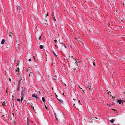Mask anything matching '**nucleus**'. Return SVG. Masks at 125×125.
<instances>
[{
    "label": "nucleus",
    "instance_id": "f257e3e1",
    "mask_svg": "<svg viewBox=\"0 0 125 125\" xmlns=\"http://www.w3.org/2000/svg\"><path fill=\"white\" fill-rule=\"evenodd\" d=\"M25 92L24 89H23L21 93V101L22 102L23 100V97H24V95L25 94Z\"/></svg>",
    "mask_w": 125,
    "mask_h": 125
},
{
    "label": "nucleus",
    "instance_id": "f03ea898",
    "mask_svg": "<svg viewBox=\"0 0 125 125\" xmlns=\"http://www.w3.org/2000/svg\"><path fill=\"white\" fill-rule=\"evenodd\" d=\"M27 72H28L29 74V75L30 77H32V76H33V73L31 71H30V72H29L28 71Z\"/></svg>",
    "mask_w": 125,
    "mask_h": 125
},
{
    "label": "nucleus",
    "instance_id": "7ed1b4c3",
    "mask_svg": "<svg viewBox=\"0 0 125 125\" xmlns=\"http://www.w3.org/2000/svg\"><path fill=\"white\" fill-rule=\"evenodd\" d=\"M117 102L118 103H119L120 104L121 103L123 104V103H124L125 101L124 100H118L117 101Z\"/></svg>",
    "mask_w": 125,
    "mask_h": 125
},
{
    "label": "nucleus",
    "instance_id": "20e7f679",
    "mask_svg": "<svg viewBox=\"0 0 125 125\" xmlns=\"http://www.w3.org/2000/svg\"><path fill=\"white\" fill-rule=\"evenodd\" d=\"M9 32L10 33L9 36H10V37H11V38H12V35H13V33H12L11 31L10 30L9 31Z\"/></svg>",
    "mask_w": 125,
    "mask_h": 125
},
{
    "label": "nucleus",
    "instance_id": "39448f33",
    "mask_svg": "<svg viewBox=\"0 0 125 125\" xmlns=\"http://www.w3.org/2000/svg\"><path fill=\"white\" fill-rule=\"evenodd\" d=\"M58 101L61 104H62L63 103V102L62 100L61 99H58Z\"/></svg>",
    "mask_w": 125,
    "mask_h": 125
},
{
    "label": "nucleus",
    "instance_id": "423d86ee",
    "mask_svg": "<svg viewBox=\"0 0 125 125\" xmlns=\"http://www.w3.org/2000/svg\"><path fill=\"white\" fill-rule=\"evenodd\" d=\"M61 44H62V46H64V47H65V48L66 49L67 48V47L65 45V44H64V43H63V42H62V43H61Z\"/></svg>",
    "mask_w": 125,
    "mask_h": 125
},
{
    "label": "nucleus",
    "instance_id": "0eeeda50",
    "mask_svg": "<svg viewBox=\"0 0 125 125\" xmlns=\"http://www.w3.org/2000/svg\"><path fill=\"white\" fill-rule=\"evenodd\" d=\"M5 42V40L4 39H2L1 42V44H3Z\"/></svg>",
    "mask_w": 125,
    "mask_h": 125
},
{
    "label": "nucleus",
    "instance_id": "6e6552de",
    "mask_svg": "<svg viewBox=\"0 0 125 125\" xmlns=\"http://www.w3.org/2000/svg\"><path fill=\"white\" fill-rule=\"evenodd\" d=\"M7 104L6 102H5L3 103L2 104V105L3 106H6L7 105Z\"/></svg>",
    "mask_w": 125,
    "mask_h": 125
},
{
    "label": "nucleus",
    "instance_id": "1a4fd4ad",
    "mask_svg": "<svg viewBox=\"0 0 125 125\" xmlns=\"http://www.w3.org/2000/svg\"><path fill=\"white\" fill-rule=\"evenodd\" d=\"M42 101L44 103L45 101V99L44 97H42Z\"/></svg>",
    "mask_w": 125,
    "mask_h": 125
},
{
    "label": "nucleus",
    "instance_id": "9d476101",
    "mask_svg": "<svg viewBox=\"0 0 125 125\" xmlns=\"http://www.w3.org/2000/svg\"><path fill=\"white\" fill-rule=\"evenodd\" d=\"M43 46L42 45H40V47L41 49H42L43 48Z\"/></svg>",
    "mask_w": 125,
    "mask_h": 125
},
{
    "label": "nucleus",
    "instance_id": "9b49d317",
    "mask_svg": "<svg viewBox=\"0 0 125 125\" xmlns=\"http://www.w3.org/2000/svg\"><path fill=\"white\" fill-rule=\"evenodd\" d=\"M17 9L18 10H20L21 9L20 7L19 6H17Z\"/></svg>",
    "mask_w": 125,
    "mask_h": 125
},
{
    "label": "nucleus",
    "instance_id": "f8f14e48",
    "mask_svg": "<svg viewBox=\"0 0 125 125\" xmlns=\"http://www.w3.org/2000/svg\"><path fill=\"white\" fill-rule=\"evenodd\" d=\"M71 83L73 86H75V84L74 82H72Z\"/></svg>",
    "mask_w": 125,
    "mask_h": 125
},
{
    "label": "nucleus",
    "instance_id": "ddd939ff",
    "mask_svg": "<svg viewBox=\"0 0 125 125\" xmlns=\"http://www.w3.org/2000/svg\"><path fill=\"white\" fill-rule=\"evenodd\" d=\"M114 121V120L113 119H112L110 121V122L111 123H113Z\"/></svg>",
    "mask_w": 125,
    "mask_h": 125
},
{
    "label": "nucleus",
    "instance_id": "4468645a",
    "mask_svg": "<svg viewBox=\"0 0 125 125\" xmlns=\"http://www.w3.org/2000/svg\"><path fill=\"white\" fill-rule=\"evenodd\" d=\"M28 71L29 72H30V71H31V68L30 67H29L28 68Z\"/></svg>",
    "mask_w": 125,
    "mask_h": 125
},
{
    "label": "nucleus",
    "instance_id": "2eb2a0df",
    "mask_svg": "<svg viewBox=\"0 0 125 125\" xmlns=\"http://www.w3.org/2000/svg\"><path fill=\"white\" fill-rule=\"evenodd\" d=\"M17 69L16 70V71L17 72H19V68H17Z\"/></svg>",
    "mask_w": 125,
    "mask_h": 125
},
{
    "label": "nucleus",
    "instance_id": "dca6fc26",
    "mask_svg": "<svg viewBox=\"0 0 125 125\" xmlns=\"http://www.w3.org/2000/svg\"><path fill=\"white\" fill-rule=\"evenodd\" d=\"M36 96V95L35 94H33L32 95V96L33 97H35Z\"/></svg>",
    "mask_w": 125,
    "mask_h": 125
},
{
    "label": "nucleus",
    "instance_id": "f3484780",
    "mask_svg": "<svg viewBox=\"0 0 125 125\" xmlns=\"http://www.w3.org/2000/svg\"><path fill=\"white\" fill-rule=\"evenodd\" d=\"M38 96L37 95H36V97H35L36 98V99H38Z\"/></svg>",
    "mask_w": 125,
    "mask_h": 125
},
{
    "label": "nucleus",
    "instance_id": "a211bd4d",
    "mask_svg": "<svg viewBox=\"0 0 125 125\" xmlns=\"http://www.w3.org/2000/svg\"><path fill=\"white\" fill-rule=\"evenodd\" d=\"M53 53L54 54V55L55 56H57V55H56V54L54 52H53Z\"/></svg>",
    "mask_w": 125,
    "mask_h": 125
},
{
    "label": "nucleus",
    "instance_id": "6ab92c4d",
    "mask_svg": "<svg viewBox=\"0 0 125 125\" xmlns=\"http://www.w3.org/2000/svg\"><path fill=\"white\" fill-rule=\"evenodd\" d=\"M17 100L18 101H20V99H17Z\"/></svg>",
    "mask_w": 125,
    "mask_h": 125
},
{
    "label": "nucleus",
    "instance_id": "aec40b11",
    "mask_svg": "<svg viewBox=\"0 0 125 125\" xmlns=\"http://www.w3.org/2000/svg\"><path fill=\"white\" fill-rule=\"evenodd\" d=\"M45 107L47 110H48V109L47 107L46 106H45Z\"/></svg>",
    "mask_w": 125,
    "mask_h": 125
},
{
    "label": "nucleus",
    "instance_id": "412c9836",
    "mask_svg": "<svg viewBox=\"0 0 125 125\" xmlns=\"http://www.w3.org/2000/svg\"><path fill=\"white\" fill-rule=\"evenodd\" d=\"M8 90H7V89H6V92L7 93V94H8Z\"/></svg>",
    "mask_w": 125,
    "mask_h": 125
},
{
    "label": "nucleus",
    "instance_id": "4be33fe9",
    "mask_svg": "<svg viewBox=\"0 0 125 125\" xmlns=\"http://www.w3.org/2000/svg\"><path fill=\"white\" fill-rule=\"evenodd\" d=\"M54 41L56 43V42H57V41L56 40H54Z\"/></svg>",
    "mask_w": 125,
    "mask_h": 125
},
{
    "label": "nucleus",
    "instance_id": "5701e85b",
    "mask_svg": "<svg viewBox=\"0 0 125 125\" xmlns=\"http://www.w3.org/2000/svg\"><path fill=\"white\" fill-rule=\"evenodd\" d=\"M31 60L30 59H29V62L31 61Z\"/></svg>",
    "mask_w": 125,
    "mask_h": 125
},
{
    "label": "nucleus",
    "instance_id": "b1692460",
    "mask_svg": "<svg viewBox=\"0 0 125 125\" xmlns=\"http://www.w3.org/2000/svg\"><path fill=\"white\" fill-rule=\"evenodd\" d=\"M41 37L40 36L39 38V39H40V40H41Z\"/></svg>",
    "mask_w": 125,
    "mask_h": 125
},
{
    "label": "nucleus",
    "instance_id": "393cba45",
    "mask_svg": "<svg viewBox=\"0 0 125 125\" xmlns=\"http://www.w3.org/2000/svg\"><path fill=\"white\" fill-rule=\"evenodd\" d=\"M93 64L94 66H95V64L94 62L93 63Z\"/></svg>",
    "mask_w": 125,
    "mask_h": 125
},
{
    "label": "nucleus",
    "instance_id": "a878e982",
    "mask_svg": "<svg viewBox=\"0 0 125 125\" xmlns=\"http://www.w3.org/2000/svg\"><path fill=\"white\" fill-rule=\"evenodd\" d=\"M48 13H47V14H46V15H47V16H48Z\"/></svg>",
    "mask_w": 125,
    "mask_h": 125
},
{
    "label": "nucleus",
    "instance_id": "bb28decb",
    "mask_svg": "<svg viewBox=\"0 0 125 125\" xmlns=\"http://www.w3.org/2000/svg\"><path fill=\"white\" fill-rule=\"evenodd\" d=\"M27 122L29 121V120L28 119V118H27ZM27 123H28V122H27Z\"/></svg>",
    "mask_w": 125,
    "mask_h": 125
},
{
    "label": "nucleus",
    "instance_id": "cd10ccee",
    "mask_svg": "<svg viewBox=\"0 0 125 125\" xmlns=\"http://www.w3.org/2000/svg\"><path fill=\"white\" fill-rule=\"evenodd\" d=\"M9 81H11V79H10V78H9Z\"/></svg>",
    "mask_w": 125,
    "mask_h": 125
},
{
    "label": "nucleus",
    "instance_id": "c85d7f7f",
    "mask_svg": "<svg viewBox=\"0 0 125 125\" xmlns=\"http://www.w3.org/2000/svg\"><path fill=\"white\" fill-rule=\"evenodd\" d=\"M110 93H111V92H108V94Z\"/></svg>",
    "mask_w": 125,
    "mask_h": 125
},
{
    "label": "nucleus",
    "instance_id": "c756f323",
    "mask_svg": "<svg viewBox=\"0 0 125 125\" xmlns=\"http://www.w3.org/2000/svg\"><path fill=\"white\" fill-rule=\"evenodd\" d=\"M72 58H73L74 59V58H73V57L72 56Z\"/></svg>",
    "mask_w": 125,
    "mask_h": 125
},
{
    "label": "nucleus",
    "instance_id": "7c9ffc66",
    "mask_svg": "<svg viewBox=\"0 0 125 125\" xmlns=\"http://www.w3.org/2000/svg\"><path fill=\"white\" fill-rule=\"evenodd\" d=\"M78 102L79 103H80V100Z\"/></svg>",
    "mask_w": 125,
    "mask_h": 125
},
{
    "label": "nucleus",
    "instance_id": "2f4dec72",
    "mask_svg": "<svg viewBox=\"0 0 125 125\" xmlns=\"http://www.w3.org/2000/svg\"><path fill=\"white\" fill-rule=\"evenodd\" d=\"M57 99L58 100V99H59L57 97Z\"/></svg>",
    "mask_w": 125,
    "mask_h": 125
},
{
    "label": "nucleus",
    "instance_id": "473e14b6",
    "mask_svg": "<svg viewBox=\"0 0 125 125\" xmlns=\"http://www.w3.org/2000/svg\"><path fill=\"white\" fill-rule=\"evenodd\" d=\"M79 86V88H80V89H82V88H80V87Z\"/></svg>",
    "mask_w": 125,
    "mask_h": 125
},
{
    "label": "nucleus",
    "instance_id": "72a5a7b5",
    "mask_svg": "<svg viewBox=\"0 0 125 125\" xmlns=\"http://www.w3.org/2000/svg\"><path fill=\"white\" fill-rule=\"evenodd\" d=\"M33 110H34V107H33Z\"/></svg>",
    "mask_w": 125,
    "mask_h": 125
},
{
    "label": "nucleus",
    "instance_id": "f704fd0d",
    "mask_svg": "<svg viewBox=\"0 0 125 125\" xmlns=\"http://www.w3.org/2000/svg\"><path fill=\"white\" fill-rule=\"evenodd\" d=\"M30 125L28 123V125Z\"/></svg>",
    "mask_w": 125,
    "mask_h": 125
},
{
    "label": "nucleus",
    "instance_id": "c9c22d12",
    "mask_svg": "<svg viewBox=\"0 0 125 125\" xmlns=\"http://www.w3.org/2000/svg\"><path fill=\"white\" fill-rule=\"evenodd\" d=\"M109 105V107H110V106H110V105Z\"/></svg>",
    "mask_w": 125,
    "mask_h": 125
},
{
    "label": "nucleus",
    "instance_id": "e433bc0d",
    "mask_svg": "<svg viewBox=\"0 0 125 125\" xmlns=\"http://www.w3.org/2000/svg\"><path fill=\"white\" fill-rule=\"evenodd\" d=\"M107 105H108L109 104H107Z\"/></svg>",
    "mask_w": 125,
    "mask_h": 125
},
{
    "label": "nucleus",
    "instance_id": "4c0bfd02",
    "mask_svg": "<svg viewBox=\"0 0 125 125\" xmlns=\"http://www.w3.org/2000/svg\"><path fill=\"white\" fill-rule=\"evenodd\" d=\"M113 110H114V111H115V110L114 109H113Z\"/></svg>",
    "mask_w": 125,
    "mask_h": 125
},
{
    "label": "nucleus",
    "instance_id": "58836bf2",
    "mask_svg": "<svg viewBox=\"0 0 125 125\" xmlns=\"http://www.w3.org/2000/svg\"><path fill=\"white\" fill-rule=\"evenodd\" d=\"M95 117V118H96V119H97V118H96V117Z\"/></svg>",
    "mask_w": 125,
    "mask_h": 125
},
{
    "label": "nucleus",
    "instance_id": "ea45409f",
    "mask_svg": "<svg viewBox=\"0 0 125 125\" xmlns=\"http://www.w3.org/2000/svg\"><path fill=\"white\" fill-rule=\"evenodd\" d=\"M18 45H17V47H18Z\"/></svg>",
    "mask_w": 125,
    "mask_h": 125
},
{
    "label": "nucleus",
    "instance_id": "a19ab883",
    "mask_svg": "<svg viewBox=\"0 0 125 125\" xmlns=\"http://www.w3.org/2000/svg\"><path fill=\"white\" fill-rule=\"evenodd\" d=\"M34 111L35 112V110H34Z\"/></svg>",
    "mask_w": 125,
    "mask_h": 125
}]
</instances>
